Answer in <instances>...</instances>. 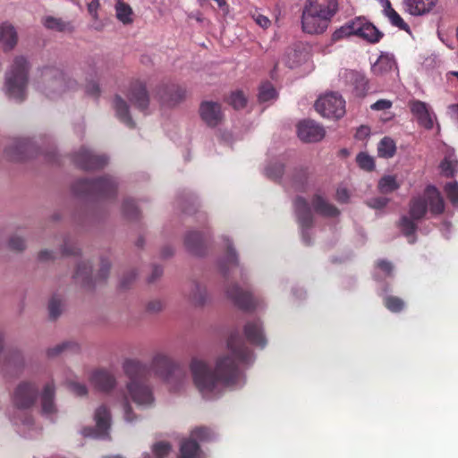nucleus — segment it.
I'll list each match as a JSON object with an SVG mask.
<instances>
[{
	"instance_id": "a18cd8bd",
	"label": "nucleus",
	"mask_w": 458,
	"mask_h": 458,
	"mask_svg": "<svg viewBox=\"0 0 458 458\" xmlns=\"http://www.w3.org/2000/svg\"><path fill=\"white\" fill-rule=\"evenodd\" d=\"M384 305L391 312L397 313L403 310L404 301L397 296L388 295L384 298Z\"/></svg>"
},
{
	"instance_id": "473e14b6",
	"label": "nucleus",
	"mask_w": 458,
	"mask_h": 458,
	"mask_svg": "<svg viewBox=\"0 0 458 458\" xmlns=\"http://www.w3.org/2000/svg\"><path fill=\"white\" fill-rule=\"evenodd\" d=\"M200 447L195 439H183L180 445L178 458H199Z\"/></svg>"
},
{
	"instance_id": "58836bf2",
	"label": "nucleus",
	"mask_w": 458,
	"mask_h": 458,
	"mask_svg": "<svg viewBox=\"0 0 458 458\" xmlns=\"http://www.w3.org/2000/svg\"><path fill=\"white\" fill-rule=\"evenodd\" d=\"M116 18L123 24H131L133 21L131 7L122 0H118L115 4Z\"/></svg>"
},
{
	"instance_id": "4468645a",
	"label": "nucleus",
	"mask_w": 458,
	"mask_h": 458,
	"mask_svg": "<svg viewBox=\"0 0 458 458\" xmlns=\"http://www.w3.org/2000/svg\"><path fill=\"white\" fill-rule=\"evenodd\" d=\"M44 76L51 78L48 87L53 89L54 93L61 94L67 89H74L76 81L68 78L67 75L57 68H47Z\"/></svg>"
},
{
	"instance_id": "f8f14e48",
	"label": "nucleus",
	"mask_w": 458,
	"mask_h": 458,
	"mask_svg": "<svg viewBox=\"0 0 458 458\" xmlns=\"http://www.w3.org/2000/svg\"><path fill=\"white\" fill-rule=\"evenodd\" d=\"M73 161L83 170H98L105 167L108 159L104 155H95L90 150L81 148L73 155Z\"/></svg>"
},
{
	"instance_id": "bb28decb",
	"label": "nucleus",
	"mask_w": 458,
	"mask_h": 458,
	"mask_svg": "<svg viewBox=\"0 0 458 458\" xmlns=\"http://www.w3.org/2000/svg\"><path fill=\"white\" fill-rule=\"evenodd\" d=\"M437 0H403L405 10L411 15L418 16L429 13Z\"/></svg>"
},
{
	"instance_id": "864d4df0",
	"label": "nucleus",
	"mask_w": 458,
	"mask_h": 458,
	"mask_svg": "<svg viewBox=\"0 0 458 458\" xmlns=\"http://www.w3.org/2000/svg\"><path fill=\"white\" fill-rule=\"evenodd\" d=\"M440 168L446 177H453L458 171V161L445 158L440 164Z\"/></svg>"
},
{
	"instance_id": "4c0bfd02",
	"label": "nucleus",
	"mask_w": 458,
	"mask_h": 458,
	"mask_svg": "<svg viewBox=\"0 0 458 458\" xmlns=\"http://www.w3.org/2000/svg\"><path fill=\"white\" fill-rule=\"evenodd\" d=\"M92 266L85 262L80 263L74 274L76 280H81L84 286H91L92 284Z\"/></svg>"
},
{
	"instance_id": "37998d69",
	"label": "nucleus",
	"mask_w": 458,
	"mask_h": 458,
	"mask_svg": "<svg viewBox=\"0 0 458 458\" xmlns=\"http://www.w3.org/2000/svg\"><path fill=\"white\" fill-rule=\"evenodd\" d=\"M79 349L80 347L78 344L74 342H64L62 344L55 345L53 348H49L47 350V355L49 357H55L65 351L77 352Z\"/></svg>"
},
{
	"instance_id": "dca6fc26",
	"label": "nucleus",
	"mask_w": 458,
	"mask_h": 458,
	"mask_svg": "<svg viewBox=\"0 0 458 458\" xmlns=\"http://www.w3.org/2000/svg\"><path fill=\"white\" fill-rule=\"evenodd\" d=\"M298 137L305 142H318L326 134L323 126L312 120H303L298 123Z\"/></svg>"
},
{
	"instance_id": "0eeeda50",
	"label": "nucleus",
	"mask_w": 458,
	"mask_h": 458,
	"mask_svg": "<svg viewBox=\"0 0 458 458\" xmlns=\"http://www.w3.org/2000/svg\"><path fill=\"white\" fill-rule=\"evenodd\" d=\"M315 109L323 117L339 119L345 114V101L336 93H328L316 101Z\"/></svg>"
},
{
	"instance_id": "c9c22d12",
	"label": "nucleus",
	"mask_w": 458,
	"mask_h": 458,
	"mask_svg": "<svg viewBox=\"0 0 458 458\" xmlns=\"http://www.w3.org/2000/svg\"><path fill=\"white\" fill-rule=\"evenodd\" d=\"M356 18L345 22L333 32L332 40L335 42L350 36H355V31L358 30Z\"/></svg>"
},
{
	"instance_id": "c756f323",
	"label": "nucleus",
	"mask_w": 458,
	"mask_h": 458,
	"mask_svg": "<svg viewBox=\"0 0 458 458\" xmlns=\"http://www.w3.org/2000/svg\"><path fill=\"white\" fill-rule=\"evenodd\" d=\"M184 243L193 254L201 256L205 253L204 237L199 232H190L186 234Z\"/></svg>"
},
{
	"instance_id": "ddd939ff",
	"label": "nucleus",
	"mask_w": 458,
	"mask_h": 458,
	"mask_svg": "<svg viewBox=\"0 0 458 458\" xmlns=\"http://www.w3.org/2000/svg\"><path fill=\"white\" fill-rule=\"evenodd\" d=\"M131 105L141 112H146L149 106V95L146 84L140 81H132L127 92Z\"/></svg>"
},
{
	"instance_id": "a19ab883",
	"label": "nucleus",
	"mask_w": 458,
	"mask_h": 458,
	"mask_svg": "<svg viewBox=\"0 0 458 458\" xmlns=\"http://www.w3.org/2000/svg\"><path fill=\"white\" fill-rule=\"evenodd\" d=\"M400 187V183L397 182L395 176L394 175H385L383 176L377 183V189L382 194H388Z\"/></svg>"
},
{
	"instance_id": "412c9836",
	"label": "nucleus",
	"mask_w": 458,
	"mask_h": 458,
	"mask_svg": "<svg viewBox=\"0 0 458 458\" xmlns=\"http://www.w3.org/2000/svg\"><path fill=\"white\" fill-rule=\"evenodd\" d=\"M89 379L97 389L106 393L111 391L116 384L114 376L106 369L95 370Z\"/></svg>"
},
{
	"instance_id": "8fccbe9b",
	"label": "nucleus",
	"mask_w": 458,
	"mask_h": 458,
	"mask_svg": "<svg viewBox=\"0 0 458 458\" xmlns=\"http://www.w3.org/2000/svg\"><path fill=\"white\" fill-rule=\"evenodd\" d=\"M172 445L169 442L159 441L153 445L152 452L157 458H164L169 454Z\"/></svg>"
},
{
	"instance_id": "9b49d317",
	"label": "nucleus",
	"mask_w": 458,
	"mask_h": 458,
	"mask_svg": "<svg viewBox=\"0 0 458 458\" xmlns=\"http://www.w3.org/2000/svg\"><path fill=\"white\" fill-rule=\"evenodd\" d=\"M38 386L31 382H21L14 390L13 402L19 409L32 407L38 398Z\"/></svg>"
},
{
	"instance_id": "4be33fe9",
	"label": "nucleus",
	"mask_w": 458,
	"mask_h": 458,
	"mask_svg": "<svg viewBox=\"0 0 458 458\" xmlns=\"http://www.w3.org/2000/svg\"><path fill=\"white\" fill-rule=\"evenodd\" d=\"M346 81L352 87V92L356 97L363 98L369 90V80L357 71H349L345 74Z\"/></svg>"
},
{
	"instance_id": "13d9d810",
	"label": "nucleus",
	"mask_w": 458,
	"mask_h": 458,
	"mask_svg": "<svg viewBox=\"0 0 458 458\" xmlns=\"http://www.w3.org/2000/svg\"><path fill=\"white\" fill-rule=\"evenodd\" d=\"M191 437L199 440H207L210 437V430L206 427H199L191 431Z\"/></svg>"
},
{
	"instance_id": "e433bc0d",
	"label": "nucleus",
	"mask_w": 458,
	"mask_h": 458,
	"mask_svg": "<svg viewBox=\"0 0 458 458\" xmlns=\"http://www.w3.org/2000/svg\"><path fill=\"white\" fill-rule=\"evenodd\" d=\"M394 65V61L387 55H381L372 65L371 71L375 75H383L390 72Z\"/></svg>"
},
{
	"instance_id": "f3484780",
	"label": "nucleus",
	"mask_w": 458,
	"mask_h": 458,
	"mask_svg": "<svg viewBox=\"0 0 458 458\" xmlns=\"http://www.w3.org/2000/svg\"><path fill=\"white\" fill-rule=\"evenodd\" d=\"M226 293L228 298L242 310H253L258 306V301L252 294L248 291L242 290L237 284L230 286Z\"/></svg>"
},
{
	"instance_id": "5fc2aeb1",
	"label": "nucleus",
	"mask_w": 458,
	"mask_h": 458,
	"mask_svg": "<svg viewBox=\"0 0 458 458\" xmlns=\"http://www.w3.org/2000/svg\"><path fill=\"white\" fill-rule=\"evenodd\" d=\"M445 192L453 205L458 204V182H450L445 185Z\"/></svg>"
},
{
	"instance_id": "49530a36",
	"label": "nucleus",
	"mask_w": 458,
	"mask_h": 458,
	"mask_svg": "<svg viewBox=\"0 0 458 458\" xmlns=\"http://www.w3.org/2000/svg\"><path fill=\"white\" fill-rule=\"evenodd\" d=\"M359 167L364 171L371 172L375 169L374 158L365 152H360L356 157Z\"/></svg>"
},
{
	"instance_id": "cd10ccee",
	"label": "nucleus",
	"mask_w": 458,
	"mask_h": 458,
	"mask_svg": "<svg viewBox=\"0 0 458 458\" xmlns=\"http://www.w3.org/2000/svg\"><path fill=\"white\" fill-rule=\"evenodd\" d=\"M31 144L27 140H15L13 146L5 149L7 156L14 161H22L29 156L27 152L30 148Z\"/></svg>"
},
{
	"instance_id": "2eb2a0df",
	"label": "nucleus",
	"mask_w": 458,
	"mask_h": 458,
	"mask_svg": "<svg viewBox=\"0 0 458 458\" xmlns=\"http://www.w3.org/2000/svg\"><path fill=\"white\" fill-rule=\"evenodd\" d=\"M185 89L176 84H163L158 88L157 96L162 105L174 106L185 98Z\"/></svg>"
},
{
	"instance_id": "0e129e2a",
	"label": "nucleus",
	"mask_w": 458,
	"mask_h": 458,
	"mask_svg": "<svg viewBox=\"0 0 458 458\" xmlns=\"http://www.w3.org/2000/svg\"><path fill=\"white\" fill-rule=\"evenodd\" d=\"M110 267V262L107 259H102L101 267L98 271V277L101 280H106L108 276Z\"/></svg>"
},
{
	"instance_id": "f257e3e1",
	"label": "nucleus",
	"mask_w": 458,
	"mask_h": 458,
	"mask_svg": "<svg viewBox=\"0 0 458 458\" xmlns=\"http://www.w3.org/2000/svg\"><path fill=\"white\" fill-rule=\"evenodd\" d=\"M227 349L230 352L217 357L214 369L201 360H191L190 369L193 383L204 398H216L226 388L235 387L243 380L240 364L250 362L252 352L237 331L230 335Z\"/></svg>"
},
{
	"instance_id": "3c124183",
	"label": "nucleus",
	"mask_w": 458,
	"mask_h": 458,
	"mask_svg": "<svg viewBox=\"0 0 458 458\" xmlns=\"http://www.w3.org/2000/svg\"><path fill=\"white\" fill-rule=\"evenodd\" d=\"M123 213L129 219H137L139 217V209L132 199H125L123 203Z\"/></svg>"
},
{
	"instance_id": "e2e57ef3",
	"label": "nucleus",
	"mask_w": 458,
	"mask_h": 458,
	"mask_svg": "<svg viewBox=\"0 0 458 458\" xmlns=\"http://www.w3.org/2000/svg\"><path fill=\"white\" fill-rule=\"evenodd\" d=\"M252 18L256 21V23L263 29L268 28L271 24L270 20L267 16L260 14L259 13H255L252 15Z\"/></svg>"
},
{
	"instance_id": "680f3d73",
	"label": "nucleus",
	"mask_w": 458,
	"mask_h": 458,
	"mask_svg": "<svg viewBox=\"0 0 458 458\" xmlns=\"http://www.w3.org/2000/svg\"><path fill=\"white\" fill-rule=\"evenodd\" d=\"M70 390L77 396H84L88 393V389L85 385L72 382L69 384Z\"/></svg>"
},
{
	"instance_id": "69168bd1",
	"label": "nucleus",
	"mask_w": 458,
	"mask_h": 458,
	"mask_svg": "<svg viewBox=\"0 0 458 458\" xmlns=\"http://www.w3.org/2000/svg\"><path fill=\"white\" fill-rule=\"evenodd\" d=\"M392 106V102L387 99H379L371 105V109L381 111L389 109Z\"/></svg>"
},
{
	"instance_id": "7ed1b4c3",
	"label": "nucleus",
	"mask_w": 458,
	"mask_h": 458,
	"mask_svg": "<svg viewBox=\"0 0 458 458\" xmlns=\"http://www.w3.org/2000/svg\"><path fill=\"white\" fill-rule=\"evenodd\" d=\"M123 369L130 382L127 390L132 401L140 406H150L154 403L152 389L147 384L150 374V369L140 361L133 359H126Z\"/></svg>"
},
{
	"instance_id": "bf43d9fd",
	"label": "nucleus",
	"mask_w": 458,
	"mask_h": 458,
	"mask_svg": "<svg viewBox=\"0 0 458 458\" xmlns=\"http://www.w3.org/2000/svg\"><path fill=\"white\" fill-rule=\"evenodd\" d=\"M25 246V241L17 235L12 236L9 240V248L13 250H23Z\"/></svg>"
},
{
	"instance_id": "338daca9",
	"label": "nucleus",
	"mask_w": 458,
	"mask_h": 458,
	"mask_svg": "<svg viewBox=\"0 0 458 458\" xmlns=\"http://www.w3.org/2000/svg\"><path fill=\"white\" fill-rule=\"evenodd\" d=\"M377 266L378 268H380L383 272L386 273L387 276H391L393 272V265L391 262L380 259L377 261Z\"/></svg>"
},
{
	"instance_id": "f03ea898",
	"label": "nucleus",
	"mask_w": 458,
	"mask_h": 458,
	"mask_svg": "<svg viewBox=\"0 0 458 458\" xmlns=\"http://www.w3.org/2000/svg\"><path fill=\"white\" fill-rule=\"evenodd\" d=\"M428 210L433 216L441 215L445 211V202L440 191L433 185H428L422 195L413 197L409 203L410 216H403L400 218L398 226L402 233L408 238L409 243L416 242V221L421 220Z\"/></svg>"
},
{
	"instance_id": "393cba45",
	"label": "nucleus",
	"mask_w": 458,
	"mask_h": 458,
	"mask_svg": "<svg viewBox=\"0 0 458 458\" xmlns=\"http://www.w3.org/2000/svg\"><path fill=\"white\" fill-rule=\"evenodd\" d=\"M18 42V34L13 24L4 21L0 24V43L4 51L8 52L15 47Z\"/></svg>"
},
{
	"instance_id": "39448f33",
	"label": "nucleus",
	"mask_w": 458,
	"mask_h": 458,
	"mask_svg": "<svg viewBox=\"0 0 458 458\" xmlns=\"http://www.w3.org/2000/svg\"><path fill=\"white\" fill-rule=\"evenodd\" d=\"M117 182L110 176L95 180L80 179L72 185V191L79 197L112 198L116 195Z\"/></svg>"
},
{
	"instance_id": "c03bdc74",
	"label": "nucleus",
	"mask_w": 458,
	"mask_h": 458,
	"mask_svg": "<svg viewBox=\"0 0 458 458\" xmlns=\"http://www.w3.org/2000/svg\"><path fill=\"white\" fill-rule=\"evenodd\" d=\"M284 174V165L281 162H274L266 167V174L272 180H279Z\"/></svg>"
},
{
	"instance_id": "2f4dec72",
	"label": "nucleus",
	"mask_w": 458,
	"mask_h": 458,
	"mask_svg": "<svg viewBox=\"0 0 458 458\" xmlns=\"http://www.w3.org/2000/svg\"><path fill=\"white\" fill-rule=\"evenodd\" d=\"M54 398L55 386L53 383H47L41 394V406L44 414L50 415L55 412Z\"/></svg>"
},
{
	"instance_id": "a211bd4d",
	"label": "nucleus",
	"mask_w": 458,
	"mask_h": 458,
	"mask_svg": "<svg viewBox=\"0 0 458 458\" xmlns=\"http://www.w3.org/2000/svg\"><path fill=\"white\" fill-rule=\"evenodd\" d=\"M199 115L209 127L217 126L223 120L221 105L213 101H203L199 106Z\"/></svg>"
},
{
	"instance_id": "72a5a7b5",
	"label": "nucleus",
	"mask_w": 458,
	"mask_h": 458,
	"mask_svg": "<svg viewBox=\"0 0 458 458\" xmlns=\"http://www.w3.org/2000/svg\"><path fill=\"white\" fill-rule=\"evenodd\" d=\"M384 13L389 19L391 24L406 32L410 31L409 25L403 21L399 13L392 7L389 0H386Z\"/></svg>"
},
{
	"instance_id": "5701e85b",
	"label": "nucleus",
	"mask_w": 458,
	"mask_h": 458,
	"mask_svg": "<svg viewBox=\"0 0 458 458\" xmlns=\"http://www.w3.org/2000/svg\"><path fill=\"white\" fill-rule=\"evenodd\" d=\"M305 5L331 20L339 11L338 0H306Z\"/></svg>"
},
{
	"instance_id": "20e7f679",
	"label": "nucleus",
	"mask_w": 458,
	"mask_h": 458,
	"mask_svg": "<svg viewBox=\"0 0 458 458\" xmlns=\"http://www.w3.org/2000/svg\"><path fill=\"white\" fill-rule=\"evenodd\" d=\"M30 63L23 55L16 56L5 73V90L10 98L21 102L26 98Z\"/></svg>"
},
{
	"instance_id": "9d476101",
	"label": "nucleus",
	"mask_w": 458,
	"mask_h": 458,
	"mask_svg": "<svg viewBox=\"0 0 458 458\" xmlns=\"http://www.w3.org/2000/svg\"><path fill=\"white\" fill-rule=\"evenodd\" d=\"M94 420L96 428H84L82 435L92 437H108L111 427V411L106 405L102 404L95 411Z\"/></svg>"
},
{
	"instance_id": "603ef678",
	"label": "nucleus",
	"mask_w": 458,
	"mask_h": 458,
	"mask_svg": "<svg viewBox=\"0 0 458 458\" xmlns=\"http://www.w3.org/2000/svg\"><path fill=\"white\" fill-rule=\"evenodd\" d=\"M46 28L49 30H55L57 31H64L65 30L67 24L64 22L61 19L53 17V16H47L44 19L43 21Z\"/></svg>"
},
{
	"instance_id": "de8ad7c7",
	"label": "nucleus",
	"mask_w": 458,
	"mask_h": 458,
	"mask_svg": "<svg viewBox=\"0 0 458 458\" xmlns=\"http://www.w3.org/2000/svg\"><path fill=\"white\" fill-rule=\"evenodd\" d=\"M228 103L234 109H242L245 107L247 104V98L242 91L236 90L231 93L230 97L228 98Z\"/></svg>"
},
{
	"instance_id": "4d7b16f0",
	"label": "nucleus",
	"mask_w": 458,
	"mask_h": 458,
	"mask_svg": "<svg viewBox=\"0 0 458 458\" xmlns=\"http://www.w3.org/2000/svg\"><path fill=\"white\" fill-rule=\"evenodd\" d=\"M122 399L124 411V419L128 422H132L136 419V416L134 415L132 408L129 403L128 398L124 393L122 394Z\"/></svg>"
},
{
	"instance_id": "052dcab7",
	"label": "nucleus",
	"mask_w": 458,
	"mask_h": 458,
	"mask_svg": "<svg viewBox=\"0 0 458 458\" xmlns=\"http://www.w3.org/2000/svg\"><path fill=\"white\" fill-rule=\"evenodd\" d=\"M389 199L386 197H376L367 201L368 206L375 209H381L386 206Z\"/></svg>"
},
{
	"instance_id": "ea45409f",
	"label": "nucleus",
	"mask_w": 458,
	"mask_h": 458,
	"mask_svg": "<svg viewBox=\"0 0 458 458\" xmlns=\"http://www.w3.org/2000/svg\"><path fill=\"white\" fill-rule=\"evenodd\" d=\"M396 152V145L394 140L389 137H384L377 145V153L380 157L390 158Z\"/></svg>"
},
{
	"instance_id": "423d86ee",
	"label": "nucleus",
	"mask_w": 458,
	"mask_h": 458,
	"mask_svg": "<svg viewBox=\"0 0 458 458\" xmlns=\"http://www.w3.org/2000/svg\"><path fill=\"white\" fill-rule=\"evenodd\" d=\"M151 369L167 384H174V390L179 389V386L183 383L187 376L184 367L174 363L168 356L164 354L154 356Z\"/></svg>"
},
{
	"instance_id": "aec40b11",
	"label": "nucleus",
	"mask_w": 458,
	"mask_h": 458,
	"mask_svg": "<svg viewBox=\"0 0 458 458\" xmlns=\"http://www.w3.org/2000/svg\"><path fill=\"white\" fill-rule=\"evenodd\" d=\"M356 22L358 30L355 31V36L372 44L379 42L383 38L384 34L364 17H356Z\"/></svg>"
},
{
	"instance_id": "6ab92c4d",
	"label": "nucleus",
	"mask_w": 458,
	"mask_h": 458,
	"mask_svg": "<svg viewBox=\"0 0 458 458\" xmlns=\"http://www.w3.org/2000/svg\"><path fill=\"white\" fill-rule=\"evenodd\" d=\"M244 335L249 343L259 348L267 345V338L264 334L263 323L260 319L248 321L243 327Z\"/></svg>"
},
{
	"instance_id": "6e6d98bb",
	"label": "nucleus",
	"mask_w": 458,
	"mask_h": 458,
	"mask_svg": "<svg viewBox=\"0 0 458 458\" xmlns=\"http://www.w3.org/2000/svg\"><path fill=\"white\" fill-rule=\"evenodd\" d=\"M48 311L52 319H56L62 313V302L55 296L49 301Z\"/></svg>"
},
{
	"instance_id": "f704fd0d",
	"label": "nucleus",
	"mask_w": 458,
	"mask_h": 458,
	"mask_svg": "<svg viewBox=\"0 0 458 458\" xmlns=\"http://www.w3.org/2000/svg\"><path fill=\"white\" fill-rule=\"evenodd\" d=\"M188 299L194 306H203L208 299L205 287L193 282L191 284V292L188 294Z\"/></svg>"
},
{
	"instance_id": "b1692460",
	"label": "nucleus",
	"mask_w": 458,
	"mask_h": 458,
	"mask_svg": "<svg viewBox=\"0 0 458 458\" xmlns=\"http://www.w3.org/2000/svg\"><path fill=\"white\" fill-rule=\"evenodd\" d=\"M311 204L314 211L325 217H336L339 216V209L329 203L322 195L316 193L311 198Z\"/></svg>"
},
{
	"instance_id": "a878e982",
	"label": "nucleus",
	"mask_w": 458,
	"mask_h": 458,
	"mask_svg": "<svg viewBox=\"0 0 458 458\" xmlns=\"http://www.w3.org/2000/svg\"><path fill=\"white\" fill-rule=\"evenodd\" d=\"M112 106L115 112L116 117L120 122L131 129L135 127V123L130 114L129 105L121 96H114Z\"/></svg>"
},
{
	"instance_id": "09e8293b",
	"label": "nucleus",
	"mask_w": 458,
	"mask_h": 458,
	"mask_svg": "<svg viewBox=\"0 0 458 458\" xmlns=\"http://www.w3.org/2000/svg\"><path fill=\"white\" fill-rule=\"evenodd\" d=\"M306 56L307 54L297 49H292L287 53V65L293 68L301 64L306 59Z\"/></svg>"
},
{
	"instance_id": "79ce46f5",
	"label": "nucleus",
	"mask_w": 458,
	"mask_h": 458,
	"mask_svg": "<svg viewBox=\"0 0 458 458\" xmlns=\"http://www.w3.org/2000/svg\"><path fill=\"white\" fill-rule=\"evenodd\" d=\"M258 98L259 102L269 101L276 98V90L270 82L266 81L260 85Z\"/></svg>"
},
{
	"instance_id": "1a4fd4ad",
	"label": "nucleus",
	"mask_w": 458,
	"mask_h": 458,
	"mask_svg": "<svg viewBox=\"0 0 458 458\" xmlns=\"http://www.w3.org/2000/svg\"><path fill=\"white\" fill-rule=\"evenodd\" d=\"M294 212L296 215L297 222L301 230V237L305 244H310V236L309 230L314 225V216L311 208L307 199L301 196H297L293 201Z\"/></svg>"
},
{
	"instance_id": "774afa93",
	"label": "nucleus",
	"mask_w": 458,
	"mask_h": 458,
	"mask_svg": "<svg viewBox=\"0 0 458 458\" xmlns=\"http://www.w3.org/2000/svg\"><path fill=\"white\" fill-rule=\"evenodd\" d=\"M350 198L349 191L346 188H338L336 191V199L338 202L346 203Z\"/></svg>"
},
{
	"instance_id": "6e6552de",
	"label": "nucleus",
	"mask_w": 458,
	"mask_h": 458,
	"mask_svg": "<svg viewBox=\"0 0 458 458\" xmlns=\"http://www.w3.org/2000/svg\"><path fill=\"white\" fill-rule=\"evenodd\" d=\"M331 19L304 4L301 13V29L310 35L323 34L328 28Z\"/></svg>"
},
{
	"instance_id": "7c9ffc66",
	"label": "nucleus",
	"mask_w": 458,
	"mask_h": 458,
	"mask_svg": "<svg viewBox=\"0 0 458 458\" xmlns=\"http://www.w3.org/2000/svg\"><path fill=\"white\" fill-rule=\"evenodd\" d=\"M292 186L298 191L305 192L309 186V171L305 167L295 168L290 175Z\"/></svg>"
},
{
	"instance_id": "c85d7f7f",
	"label": "nucleus",
	"mask_w": 458,
	"mask_h": 458,
	"mask_svg": "<svg viewBox=\"0 0 458 458\" xmlns=\"http://www.w3.org/2000/svg\"><path fill=\"white\" fill-rule=\"evenodd\" d=\"M411 111L417 116L419 123L426 129L433 128V120L424 102L413 101L411 103Z\"/></svg>"
}]
</instances>
